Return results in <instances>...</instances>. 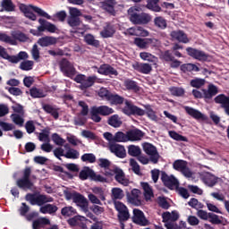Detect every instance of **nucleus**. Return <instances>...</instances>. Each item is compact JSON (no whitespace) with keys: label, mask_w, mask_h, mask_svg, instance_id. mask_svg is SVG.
Wrapping results in <instances>:
<instances>
[{"label":"nucleus","mask_w":229,"mask_h":229,"mask_svg":"<svg viewBox=\"0 0 229 229\" xmlns=\"http://www.w3.org/2000/svg\"><path fill=\"white\" fill-rule=\"evenodd\" d=\"M144 109H141L140 107L135 106L131 101H125V106L122 109L123 113L129 117L131 115L142 117V115H147L148 119L152 120V122H158V116L157 115V113L153 110L150 104H145Z\"/></svg>","instance_id":"nucleus-1"},{"label":"nucleus","mask_w":229,"mask_h":229,"mask_svg":"<svg viewBox=\"0 0 229 229\" xmlns=\"http://www.w3.org/2000/svg\"><path fill=\"white\" fill-rule=\"evenodd\" d=\"M19 8H20V11L22 13H24L25 17L27 19H30V21H37V15L35 13H38L39 17H45V19L51 20V15H49L40 7H37L31 4L26 5L24 4H21ZM33 12H35V13H33Z\"/></svg>","instance_id":"nucleus-2"},{"label":"nucleus","mask_w":229,"mask_h":229,"mask_svg":"<svg viewBox=\"0 0 229 229\" xmlns=\"http://www.w3.org/2000/svg\"><path fill=\"white\" fill-rule=\"evenodd\" d=\"M131 22L134 24H148L151 21L152 16L148 13L141 12L138 7L131 6L128 10Z\"/></svg>","instance_id":"nucleus-3"},{"label":"nucleus","mask_w":229,"mask_h":229,"mask_svg":"<svg viewBox=\"0 0 229 229\" xmlns=\"http://www.w3.org/2000/svg\"><path fill=\"white\" fill-rule=\"evenodd\" d=\"M64 198L68 201L72 199L73 203H75L78 207H81L84 212H87L89 210V200L81 194L80 192L76 191H70L69 190L64 191Z\"/></svg>","instance_id":"nucleus-4"},{"label":"nucleus","mask_w":229,"mask_h":229,"mask_svg":"<svg viewBox=\"0 0 229 229\" xmlns=\"http://www.w3.org/2000/svg\"><path fill=\"white\" fill-rule=\"evenodd\" d=\"M219 92L217 86L209 84L208 89H202L201 91L199 89H193L192 94L195 99H204L206 102L213 99L214 97Z\"/></svg>","instance_id":"nucleus-5"},{"label":"nucleus","mask_w":229,"mask_h":229,"mask_svg":"<svg viewBox=\"0 0 229 229\" xmlns=\"http://www.w3.org/2000/svg\"><path fill=\"white\" fill-rule=\"evenodd\" d=\"M90 114L91 120L94 121V123H101V116L99 115H110V114H114V109L108 106H93L91 108Z\"/></svg>","instance_id":"nucleus-6"},{"label":"nucleus","mask_w":229,"mask_h":229,"mask_svg":"<svg viewBox=\"0 0 229 229\" xmlns=\"http://www.w3.org/2000/svg\"><path fill=\"white\" fill-rule=\"evenodd\" d=\"M115 209L117 210V219L120 223L121 229H125V222L130 219V212L128 208L123 202H115Z\"/></svg>","instance_id":"nucleus-7"},{"label":"nucleus","mask_w":229,"mask_h":229,"mask_svg":"<svg viewBox=\"0 0 229 229\" xmlns=\"http://www.w3.org/2000/svg\"><path fill=\"white\" fill-rule=\"evenodd\" d=\"M26 201H30V205H38V207H42L46 203H53L54 199L52 197H47L43 194L35 195L33 193H28L25 196Z\"/></svg>","instance_id":"nucleus-8"},{"label":"nucleus","mask_w":229,"mask_h":229,"mask_svg":"<svg viewBox=\"0 0 229 229\" xmlns=\"http://www.w3.org/2000/svg\"><path fill=\"white\" fill-rule=\"evenodd\" d=\"M161 181L165 188L169 190L178 189L180 182L174 175H168L165 171L161 172Z\"/></svg>","instance_id":"nucleus-9"},{"label":"nucleus","mask_w":229,"mask_h":229,"mask_svg":"<svg viewBox=\"0 0 229 229\" xmlns=\"http://www.w3.org/2000/svg\"><path fill=\"white\" fill-rule=\"evenodd\" d=\"M142 148L144 152L150 157V161L153 164H157L158 160L160 158V155L158 154V150L157 147L152 145V143L149 142H144L142 144Z\"/></svg>","instance_id":"nucleus-10"},{"label":"nucleus","mask_w":229,"mask_h":229,"mask_svg":"<svg viewBox=\"0 0 229 229\" xmlns=\"http://www.w3.org/2000/svg\"><path fill=\"white\" fill-rule=\"evenodd\" d=\"M173 168L178 172H181L186 178H191L192 172L188 167V163L185 160L177 159L173 163Z\"/></svg>","instance_id":"nucleus-11"},{"label":"nucleus","mask_w":229,"mask_h":229,"mask_svg":"<svg viewBox=\"0 0 229 229\" xmlns=\"http://www.w3.org/2000/svg\"><path fill=\"white\" fill-rule=\"evenodd\" d=\"M59 67L64 76L67 78H72L76 74V68L67 60V58H63L59 63Z\"/></svg>","instance_id":"nucleus-12"},{"label":"nucleus","mask_w":229,"mask_h":229,"mask_svg":"<svg viewBox=\"0 0 229 229\" xmlns=\"http://www.w3.org/2000/svg\"><path fill=\"white\" fill-rule=\"evenodd\" d=\"M74 81L81 84V90H85L86 89H90V87L96 83V77L87 78L84 74H78L75 76Z\"/></svg>","instance_id":"nucleus-13"},{"label":"nucleus","mask_w":229,"mask_h":229,"mask_svg":"<svg viewBox=\"0 0 229 229\" xmlns=\"http://www.w3.org/2000/svg\"><path fill=\"white\" fill-rule=\"evenodd\" d=\"M186 53L189 55V56L194 58V60H198L200 62L208 61L209 55L206 54L202 50H199L196 48H191V47H188L186 48Z\"/></svg>","instance_id":"nucleus-14"},{"label":"nucleus","mask_w":229,"mask_h":229,"mask_svg":"<svg viewBox=\"0 0 229 229\" xmlns=\"http://www.w3.org/2000/svg\"><path fill=\"white\" fill-rule=\"evenodd\" d=\"M131 219L132 222L139 225V226H148L149 225V220L146 218L144 212L140 210V208H133Z\"/></svg>","instance_id":"nucleus-15"},{"label":"nucleus","mask_w":229,"mask_h":229,"mask_svg":"<svg viewBox=\"0 0 229 229\" xmlns=\"http://www.w3.org/2000/svg\"><path fill=\"white\" fill-rule=\"evenodd\" d=\"M40 26L38 27V33H44V31H48V33H56L58 28L56 25L46 21L45 19L40 18L38 20Z\"/></svg>","instance_id":"nucleus-16"},{"label":"nucleus","mask_w":229,"mask_h":229,"mask_svg":"<svg viewBox=\"0 0 229 229\" xmlns=\"http://www.w3.org/2000/svg\"><path fill=\"white\" fill-rule=\"evenodd\" d=\"M155 41V38H134V45L140 49H148Z\"/></svg>","instance_id":"nucleus-17"},{"label":"nucleus","mask_w":229,"mask_h":229,"mask_svg":"<svg viewBox=\"0 0 229 229\" xmlns=\"http://www.w3.org/2000/svg\"><path fill=\"white\" fill-rule=\"evenodd\" d=\"M98 165L104 169L105 176H114L115 174V168L110 169L111 163L106 158H98Z\"/></svg>","instance_id":"nucleus-18"},{"label":"nucleus","mask_w":229,"mask_h":229,"mask_svg":"<svg viewBox=\"0 0 229 229\" xmlns=\"http://www.w3.org/2000/svg\"><path fill=\"white\" fill-rule=\"evenodd\" d=\"M132 69L141 74H149L152 71V66L147 63L135 62L132 64Z\"/></svg>","instance_id":"nucleus-19"},{"label":"nucleus","mask_w":229,"mask_h":229,"mask_svg":"<svg viewBox=\"0 0 229 229\" xmlns=\"http://www.w3.org/2000/svg\"><path fill=\"white\" fill-rule=\"evenodd\" d=\"M127 200L134 206H140L141 199H140V191L138 189H133L131 191V194L127 193Z\"/></svg>","instance_id":"nucleus-20"},{"label":"nucleus","mask_w":229,"mask_h":229,"mask_svg":"<svg viewBox=\"0 0 229 229\" xmlns=\"http://www.w3.org/2000/svg\"><path fill=\"white\" fill-rule=\"evenodd\" d=\"M171 37L173 39L179 41V43H182V44L190 43L188 35L182 30H176L174 31H172Z\"/></svg>","instance_id":"nucleus-21"},{"label":"nucleus","mask_w":229,"mask_h":229,"mask_svg":"<svg viewBox=\"0 0 229 229\" xmlns=\"http://www.w3.org/2000/svg\"><path fill=\"white\" fill-rule=\"evenodd\" d=\"M215 103L221 105V107L225 109V113L229 115V97L225 94H219L215 98Z\"/></svg>","instance_id":"nucleus-22"},{"label":"nucleus","mask_w":229,"mask_h":229,"mask_svg":"<svg viewBox=\"0 0 229 229\" xmlns=\"http://www.w3.org/2000/svg\"><path fill=\"white\" fill-rule=\"evenodd\" d=\"M115 180L118 183L123 185V187H127L130 184V180L126 178V175L123 173V169L119 167H115Z\"/></svg>","instance_id":"nucleus-23"},{"label":"nucleus","mask_w":229,"mask_h":229,"mask_svg":"<svg viewBox=\"0 0 229 229\" xmlns=\"http://www.w3.org/2000/svg\"><path fill=\"white\" fill-rule=\"evenodd\" d=\"M128 141H138L143 139L144 132L140 129H131L127 131Z\"/></svg>","instance_id":"nucleus-24"},{"label":"nucleus","mask_w":229,"mask_h":229,"mask_svg":"<svg viewBox=\"0 0 229 229\" xmlns=\"http://www.w3.org/2000/svg\"><path fill=\"white\" fill-rule=\"evenodd\" d=\"M125 33L127 35L140 36V37H148L149 35V32L147 31V30H144V28L142 27L127 29Z\"/></svg>","instance_id":"nucleus-25"},{"label":"nucleus","mask_w":229,"mask_h":229,"mask_svg":"<svg viewBox=\"0 0 229 229\" xmlns=\"http://www.w3.org/2000/svg\"><path fill=\"white\" fill-rule=\"evenodd\" d=\"M56 42H57L56 38L51 37V36H45V37L40 38L38 40V44L41 47H49V46H55V44H56Z\"/></svg>","instance_id":"nucleus-26"},{"label":"nucleus","mask_w":229,"mask_h":229,"mask_svg":"<svg viewBox=\"0 0 229 229\" xmlns=\"http://www.w3.org/2000/svg\"><path fill=\"white\" fill-rule=\"evenodd\" d=\"M16 185L19 189H22L23 191H31V189H33V182H31L30 179H26L24 177L18 179Z\"/></svg>","instance_id":"nucleus-27"},{"label":"nucleus","mask_w":229,"mask_h":229,"mask_svg":"<svg viewBox=\"0 0 229 229\" xmlns=\"http://www.w3.org/2000/svg\"><path fill=\"white\" fill-rule=\"evenodd\" d=\"M186 114L191 115V117L197 119V120H207V115L203 114L199 110L193 109V107L191 106H185L184 107Z\"/></svg>","instance_id":"nucleus-28"},{"label":"nucleus","mask_w":229,"mask_h":229,"mask_svg":"<svg viewBox=\"0 0 229 229\" xmlns=\"http://www.w3.org/2000/svg\"><path fill=\"white\" fill-rule=\"evenodd\" d=\"M115 0H104L101 3V8L110 13L111 15H115Z\"/></svg>","instance_id":"nucleus-29"},{"label":"nucleus","mask_w":229,"mask_h":229,"mask_svg":"<svg viewBox=\"0 0 229 229\" xmlns=\"http://www.w3.org/2000/svg\"><path fill=\"white\" fill-rule=\"evenodd\" d=\"M163 217V223H167V222H176L180 216L179 212L176 210H174L172 212L166 211L164 212L162 215Z\"/></svg>","instance_id":"nucleus-30"},{"label":"nucleus","mask_w":229,"mask_h":229,"mask_svg":"<svg viewBox=\"0 0 229 229\" xmlns=\"http://www.w3.org/2000/svg\"><path fill=\"white\" fill-rule=\"evenodd\" d=\"M51 225V220L47 217H39L38 219L33 220L32 222V229H41L44 226H47Z\"/></svg>","instance_id":"nucleus-31"},{"label":"nucleus","mask_w":229,"mask_h":229,"mask_svg":"<svg viewBox=\"0 0 229 229\" xmlns=\"http://www.w3.org/2000/svg\"><path fill=\"white\" fill-rule=\"evenodd\" d=\"M98 69V74H103L104 76H109V74H115V70L110 64H102Z\"/></svg>","instance_id":"nucleus-32"},{"label":"nucleus","mask_w":229,"mask_h":229,"mask_svg":"<svg viewBox=\"0 0 229 229\" xmlns=\"http://www.w3.org/2000/svg\"><path fill=\"white\" fill-rule=\"evenodd\" d=\"M123 86L129 90L133 92L140 91V88L138 85L137 81L133 80L127 79L123 81Z\"/></svg>","instance_id":"nucleus-33"},{"label":"nucleus","mask_w":229,"mask_h":229,"mask_svg":"<svg viewBox=\"0 0 229 229\" xmlns=\"http://www.w3.org/2000/svg\"><path fill=\"white\" fill-rule=\"evenodd\" d=\"M115 33V28L114 25L108 23L104 30L100 32V35L103 38H110Z\"/></svg>","instance_id":"nucleus-34"},{"label":"nucleus","mask_w":229,"mask_h":229,"mask_svg":"<svg viewBox=\"0 0 229 229\" xmlns=\"http://www.w3.org/2000/svg\"><path fill=\"white\" fill-rule=\"evenodd\" d=\"M141 187L144 191L145 199L147 201L151 200V198L154 197V191L151 186L148 184V182H141Z\"/></svg>","instance_id":"nucleus-35"},{"label":"nucleus","mask_w":229,"mask_h":229,"mask_svg":"<svg viewBox=\"0 0 229 229\" xmlns=\"http://www.w3.org/2000/svg\"><path fill=\"white\" fill-rule=\"evenodd\" d=\"M98 96L102 99H106V101H115V95L110 93L106 88H101L98 91Z\"/></svg>","instance_id":"nucleus-36"},{"label":"nucleus","mask_w":229,"mask_h":229,"mask_svg":"<svg viewBox=\"0 0 229 229\" xmlns=\"http://www.w3.org/2000/svg\"><path fill=\"white\" fill-rule=\"evenodd\" d=\"M104 139L109 142V149L111 153H115V137L110 132H104Z\"/></svg>","instance_id":"nucleus-37"},{"label":"nucleus","mask_w":229,"mask_h":229,"mask_svg":"<svg viewBox=\"0 0 229 229\" xmlns=\"http://www.w3.org/2000/svg\"><path fill=\"white\" fill-rule=\"evenodd\" d=\"M160 0H148L146 8L154 13H161L162 7L158 5Z\"/></svg>","instance_id":"nucleus-38"},{"label":"nucleus","mask_w":229,"mask_h":229,"mask_svg":"<svg viewBox=\"0 0 229 229\" xmlns=\"http://www.w3.org/2000/svg\"><path fill=\"white\" fill-rule=\"evenodd\" d=\"M41 214H56L58 212V207L53 204H47L39 208Z\"/></svg>","instance_id":"nucleus-39"},{"label":"nucleus","mask_w":229,"mask_h":229,"mask_svg":"<svg viewBox=\"0 0 229 229\" xmlns=\"http://www.w3.org/2000/svg\"><path fill=\"white\" fill-rule=\"evenodd\" d=\"M67 24L72 28L73 30H72V33H78L76 30H78V27L81 24V20L80 18H72L69 17L67 19Z\"/></svg>","instance_id":"nucleus-40"},{"label":"nucleus","mask_w":229,"mask_h":229,"mask_svg":"<svg viewBox=\"0 0 229 229\" xmlns=\"http://www.w3.org/2000/svg\"><path fill=\"white\" fill-rule=\"evenodd\" d=\"M218 182V177L213 175L212 174H208L204 177V183L208 185V187L213 188Z\"/></svg>","instance_id":"nucleus-41"},{"label":"nucleus","mask_w":229,"mask_h":229,"mask_svg":"<svg viewBox=\"0 0 229 229\" xmlns=\"http://www.w3.org/2000/svg\"><path fill=\"white\" fill-rule=\"evenodd\" d=\"M84 41L88 46H92L93 47H99V40L96 39L92 34H87L84 36Z\"/></svg>","instance_id":"nucleus-42"},{"label":"nucleus","mask_w":229,"mask_h":229,"mask_svg":"<svg viewBox=\"0 0 229 229\" xmlns=\"http://www.w3.org/2000/svg\"><path fill=\"white\" fill-rule=\"evenodd\" d=\"M43 109L45 110V112L47 114H50V115H52V117H54V119H58V117H60V114L58 113V109L53 107V106L51 105H45L43 106Z\"/></svg>","instance_id":"nucleus-43"},{"label":"nucleus","mask_w":229,"mask_h":229,"mask_svg":"<svg viewBox=\"0 0 229 229\" xmlns=\"http://www.w3.org/2000/svg\"><path fill=\"white\" fill-rule=\"evenodd\" d=\"M0 42L10 44V46H17V41L5 33H0Z\"/></svg>","instance_id":"nucleus-44"},{"label":"nucleus","mask_w":229,"mask_h":229,"mask_svg":"<svg viewBox=\"0 0 229 229\" xmlns=\"http://www.w3.org/2000/svg\"><path fill=\"white\" fill-rule=\"evenodd\" d=\"M61 214L64 217H71V216H76V209L72 206L64 207L61 209Z\"/></svg>","instance_id":"nucleus-45"},{"label":"nucleus","mask_w":229,"mask_h":229,"mask_svg":"<svg viewBox=\"0 0 229 229\" xmlns=\"http://www.w3.org/2000/svg\"><path fill=\"white\" fill-rule=\"evenodd\" d=\"M128 154L131 156V157H140V155L141 154V150H140V147L139 146H135V145H130L128 147Z\"/></svg>","instance_id":"nucleus-46"},{"label":"nucleus","mask_w":229,"mask_h":229,"mask_svg":"<svg viewBox=\"0 0 229 229\" xmlns=\"http://www.w3.org/2000/svg\"><path fill=\"white\" fill-rule=\"evenodd\" d=\"M13 40H19V42H28V36L21 31L12 32Z\"/></svg>","instance_id":"nucleus-47"},{"label":"nucleus","mask_w":229,"mask_h":229,"mask_svg":"<svg viewBox=\"0 0 229 229\" xmlns=\"http://www.w3.org/2000/svg\"><path fill=\"white\" fill-rule=\"evenodd\" d=\"M181 71L186 72H199V67H198L195 64H183L181 66Z\"/></svg>","instance_id":"nucleus-48"},{"label":"nucleus","mask_w":229,"mask_h":229,"mask_svg":"<svg viewBox=\"0 0 229 229\" xmlns=\"http://www.w3.org/2000/svg\"><path fill=\"white\" fill-rule=\"evenodd\" d=\"M2 8L5 10V12H15V4L12 0H2Z\"/></svg>","instance_id":"nucleus-49"},{"label":"nucleus","mask_w":229,"mask_h":229,"mask_svg":"<svg viewBox=\"0 0 229 229\" xmlns=\"http://www.w3.org/2000/svg\"><path fill=\"white\" fill-rule=\"evenodd\" d=\"M65 158H70L72 160H76L80 158V152L74 148H69L64 154Z\"/></svg>","instance_id":"nucleus-50"},{"label":"nucleus","mask_w":229,"mask_h":229,"mask_svg":"<svg viewBox=\"0 0 229 229\" xmlns=\"http://www.w3.org/2000/svg\"><path fill=\"white\" fill-rule=\"evenodd\" d=\"M115 156L119 158L126 157V149L124 146L119 145V143L115 144Z\"/></svg>","instance_id":"nucleus-51"},{"label":"nucleus","mask_w":229,"mask_h":229,"mask_svg":"<svg viewBox=\"0 0 229 229\" xmlns=\"http://www.w3.org/2000/svg\"><path fill=\"white\" fill-rule=\"evenodd\" d=\"M0 130H2V131H13V130H15V125L0 120Z\"/></svg>","instance_id":"nucleus-52"},{"label":"nucleus","mask_w":229,"mask_h":229,"mask_svg":"<svg viewBox=\"0 0 229 229\" xmlns=\"http://www.w3.org/2000/svg\"><path fill=\"white\" fill-rule=\"evenodd\" d=\"M160 59L166 63H170L174 60V55L171 50H165L160 54Z\"/></svg>","instance_id":"nucleus-53"},{"label":"nucleus","mask_w":229,"mask_h":229,"mask_svg":"<svg viewBox=\"0 0 229 229\" xmlns=\"http://www.w3.org/2000/svg\"><path fill=\"white\" fill-rule=\"evenodd\" d=\"M30 94L31 98H46V93H44V90L37 88H32L30 90Z\"/></svg>","instance_id":"nucleus-54"},{"label":"nucleus","mask_w":229,"mask_h":229,"mask_svg":"<svg viewBox=\"0 0 229 229\" xmlns=\"http://www.w3.org/2000/svg\"><path fill=\"white\" fill-rule=\"evenodd\" d=\"M49 133V129L42 130V132L38 134V140H40V142H50Z\"/></svg>","instance_id":"nucleus-55"},{"label":"nucleus","mask_w":229,"mask_h":229,"mask_svg":"<svg viewBox=\"0 0 229 229\" xmlns=\"http://www.w3.org/2000/svg\"><path fill=\"white\" fill-rule=\"evenodd\" d=\"M33 65H35V63L33 61H23L20 64V69L21 71H31L33 69Z\"/></svg>","instance_id":"nucleus-56"},{"label":"nucleus","mask_w":229,"mask_h":229,"mask_svg":"<svg viewBox=\"0 0 229 229\" xmlns=\"http://www.w3.org/2000/svg\"><path fill=\"white\" fill-rule=\"evenodd\" d=\"M81 160L82 162H89V164H94L96 162V155L93 153H86L81 156Z\"/></svg>","instance_id":"nucleus-57"},{"label":"nucleus","mask_w":229,"mask_h":229,"mask_svg":"<svg viewBox=\"0 0 229 229\" xmlns=\"http://www.w3.org/2000/svg\"><path fill=\"white\" fill-rule=\"evenodd\" d=\"M157 205L160 207V208H163L165 210L169 209L171 207V204H169V202L165 197L157 198Z\"/></svg>","instance_id":"nucleus-58"},{"label":"nucleus","mask_w":229,"mask_h":229,"mask_svg":"<svg viewBox=\"0 0 229 229\" xmlns=\"http://www.w3.org/2000/svg\"><path fill=\"white\" fill-rule=\"evenodd\" d=\"M154 22H155V25L160 28L161 30H165V28L167 27L166 21L162 16H157L155 19Z\"/></svg>","instance_id":"nucleus-59"},{"label":"nucleus","mask_w":229,"mask_h":229,"mask_svg":"<svg viewBox=\"0 0 229 229\" xmlns=\"http://www.w3.org/2000/svg\"><path fill=\"white\" fill-rule=\"evenodd\" d=\"M115 141L116 142H121V143H125L128 141V131L126 133L123 131H118L115 133Z\"/></svg>","instance_id":"nucleus-60"},{"label":"nucleus","mask_w":229,"mask_h":229,"mask_svg":"<svg viewBox=\"0 0 229 229\" xmlns=\"http://www.w3.org/2000/svg\"><path fill=\"white\" fill-rule=\"evenodd\" d=\"M92 174L94 175V171L88 168L87 170H81L79 174V177L81 180H87L89 177L92 178Z\"/></svg>","instance_id":"nucleus-61"},{"label":"nucleus","mask_w":229,"mask_h":229,"mask_svg":"<svg viewBox=\"0 0 229 229\" xmlns=\"http://www.w3.org/2000/svg\"><path fill=\"white\" fill-rule=\"evenodd\" d=\"M169 91L173 96H175V97H182L185 94V89H184L176 88L175 86H174L173 88H170Z\"/></svg>","instance_id":"nucleus-62"},{"label":"nucleus","mask_w":229,"mask_h":229,"mask_svg":"<svg viewBox=\"0 0 229 229\" xmlns=\"http://www.w3.org/2000/svg\"><path fill=\"white\" fill-rule=\"evenodd\" d=\"M169 136L171 139L177 141H189V139L185 136H182V134L177 133L176 131H169Z\"/></svg>","instance_id":"nucleus-63"},{"label":"nucleus","mask_w":229,"mask_h":229,"mask_svg":"<svg viewBox=\"0 0 229 229\" xmlns=\"http://www.w3.org/2000/svg\"><path fill=\"white\" fill-rule=\"evenodd\" d=\"M165 227L166 229H185V225H179L176 222H165Z\"/></svg>","instance_id":"nucleus-64"}]
</instances>
